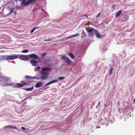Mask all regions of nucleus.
<instances>
[{
	"mask_svg": "<svg viewBox=\"0 0 135 135\" xmlns=\"http://www.w3.org/2000/svg\"><path fill=\"white\" fill-rule=\"evenodd\" d=\"M37 1V0H28L26 1L25 0H23L21 4L24 6H27L30 4H32Z\"/></svg>",
	"mask_w": 135,
	"mask_h": 135,
	"instance_id": "nucleus-1",
	"label": "nucleus"
},
{
	"mask_svg": "<svg viewBox=\"0 0 135 135\" xmlns=\"http://www.w3.org/2000/svg\"><path fill=\"white\" fill-rule=\"evenodd\" d=\"M61 59L62 60H64L65 62L68 63V64H70L71 63V62L69 58H67L65 56H62L61 57Z\"/></svg>",
	"mask_w": 135,
	"mask_h": 135,
	"instance_id": "nucleus-2",
	"label": "nucleus"
},
{
	"mask_svg": "<svg viewBox=\"0 0 135 135\" xmlns=\"http://www.w3.org/2000/svg\"><path fill=\"white\" fill-rule=\"evenodd\" d=\"M87 32L89 33V35L91 36L93 35L95 33L94 29L92 28H88Z\"/></svg>",
	"mask_w": 135,
	"mask_h": 135,
	"instance_id": "nucleus-3",
	"label": "nucleus"
},
{
	"mask_svg": "<svg viewBox=\"0 0 135 135\" xmlns=\"http://www.w3.org/2000/svg\"><path fill=\"white\" fill-rule=\"evenodd\" d=\"M18 58L21 60L24 61L27 60L28 59V58L27 57L23 55H20Z\"/></svg>",
	"mask_w": 135,
	"mask_h": 135,
	"instance_id": "nucleus-4",
	"label": "nucleus"
},
{
	"mask_svg": "<svg viewBox=\"0 0 135 135\" xmlns=\"http://www.w3.org/2000/svg\"><path fill=\"white\" fill-rule=\"evenodd\" d=\"M17 58H18V57L17 56L12 55L7 56L6 59V60H11Z\"/></svg>",
	"mask_w": 135,
	"mask_h": 135,
	"instance_id": "nucleus-5",
	"label": "nucleus"
},
{
	"mask_svg": "<svg viewBox=\"0 0 135 135\" xmlns=\"http://www.w3.org/2000/svg\"><path fill=\"white\" fill-rule=\"evenodd\" d=\"M4 128L5 129H7V128H8L9 129H17V128L16 126H15L13 125H8V126H6L4 127Z\"/></svg>",
	"mask_w": 135,
	"mask_h": 135,
	"instance_id": "nucleus-6",
	"label": "nucleus"
},
{
	"mask_svg": "<svg viewBox=\"0 0 135 135\" xmlns=\"http://www.w3.org/2000/svg\"><path fill=\"white\" fill-rule=\"evenodd\" d=\"M26 56H29L30 58L34 59H36L38 57L37 55L35 54H32Z\"/></svg>",
	"mask_w": 135,
	"mask_h": 135,
	"instance_id": "nucleus-7",
	"label": "nucleus"
},
{
	"mask_svg": "<svg viewBox=\"0 0 135 135\" xmlns=\"http://www.w3.org/2000/svg\"><path fill=\"white\" fill-rule=\"evenodd\" d=\"M31 81H29L28 82H25L24 81H21L20 82L21 83L22 86L23 85H27L28 86H29L28 85L30 83Z\"/></svg>",
	"mask_w": 135,
	"mask_h": 135,
	"instance_id": "nucleus-8",
	"label": "nucleus"
},
{
	"mask_svg": "<svg viewBox=\"0 0 135 135\" xmlns=\"http://www.w3.org/2000/svg\"><path fill=\"white\" fill-rule=\"evenodd\" d=\"M95 33L97 38H102V36L100 34L97 30H95Z\"/></svg>",
	"mask_w": 135,
	"mask_h": 135,
	"instance_id": "nucleus-9",
	"label": "nucleus"
},
{
	"mask_svg": "<svg viewBox=\"0 0 135 135\" xmlns=\"http://www.w3.org/2000/svg\"><path fill=\"white\" fill-rule=\"evenodd\" d=\"M42 82L41 81H38L36 84L35 87L36 88L40 87L42 85Z\"/></svg>",
	"mask_w": 135,
	"mask_h": 135,
	"instance_id": "nucleus-10",
	"label": "nucleus"
},
{
	"mask_svg": "<svg viewBox=\"0 0 135 135\" xmlns=\"http://www.w3.org/2000/svg\"><path fill=\"white\" fill-rule=\"evenodd\" d=\"M30 62L32 65L34 66H36L37 65V61L33 60H31L30 61Z\"/></svg>",
	"mask_w": 135,
	"mask_h": 135,
	"instance_id": "nucleus-11",
	"label": "nucleus"
},
{
	"mask_svg": "<svg viewBox=\"0 0 135 135\" xmlns=\"http://www.w3.org/2000/svg\"><path fill=\"white\" fill-rule=\"evenodd\" d=\"M79 36V35L78 33H76L75 34V35L71 36H70L66 38V39H67L70 38H72L73 37H76L77 36Z\"/></svg>",
	"mask_w": 135,
	"mask_h": 135,
	"instance_id": "nucleus-12",
	"label": "nucleus"
},
{
	"mask_svg": "<svg viewBox=\"0 0 135 135\" xmlns=\"http://www.w3.org/2000/svg\"><path fill=\"white\" fill-rule=\"evenodd\" d=\"M57 82H58V80H55L52 81H50L49 83H48L46 84H45V86H46L47 85H50V84L53 83H54Z\"/></svg>",
	"mask_w": 135,
	"mask_h": 135,
	"instance_id": "nucleus-13",
	"label": "nucleus"
},
{
	"mask_svg": "<svg viewBox=\"0 0 135 135\" xmlns=\"http://www.w3.org/2000/svg\"><path fill=\"white\" fill-rule=\"evenodd\" d=\"M122 11L121 10H120L117 12L115 15L116 17H117L120 16V15L121 14Z\"/></svg>",
	"mask_w": 135,
	"mask_h": 135,
	"instance_id": "nucleus-14",
	"label": "nucleus"
},
{
	"mask_svg": "<svg viewBox=\"0 0 135 135\" xmlns=\"http://www.w3.org/2000/svg\"><path fill=\"white\" fill-rule=\"evenodd\" d=\"M25 77L27 79H36L35 77H32L28 75L25 76Z\"/></svg>",
	"mask_w": 135,
	"mask_h": 135,
	"instance_id": "nucleus-15",
	"label": "nucleus"
},
{
	"mask_svg": "<svg viewBox=\"0 0 135 135\" xmlns=\"http://www.w3.org/2000/svg\"><path fill=\"white\" fill-rule=\"evenodd\" d=\"M33 89V86H32V87L29 88H24L23 89L25 90L26 91H32Z\"/></svg>",
	"mask_w": 135,
	"mask_h": 135,
	"instance_id": "nucleus-16",
	"label": "nucleus"
},
{
	"mask_svg": "<svg viewBox=\"0 0 135 135\" xmlns=\"http://www.w3.org/2000/svg\"><path fill=\"white\" fill-rule=\"evenodd\" d=\"M47 78V75H42L41 76V78L42 80L46 79Z\"/></svg>",
	"mask_w": 135,
	"mask_h": 135,
	"instance_id": "nucleus-17",
	"label": "nucleus"
},
{
	"mask_svg": "<svg viewBox=\"0 0 135 135\" xmlns=\"http://www.w3.org/2000/svg\"><path fill=\"white\" fill-rule=\"evenodd\" d=\"M15 87L17 88H21L22 86V85L21 83H17L15 85Z\"/></svg>",
	"mask_w": 135,
	"mask_h": 135,
	"instance_id": "nucleus-18",
	"label": "nucleus"
},
{
	"mask_svg": "<svg viewBox=\"0 0 135 135\" xmlns=\"http://www.w3.org/2000/svg\"><path fill=\"white\" fill-rule=\"evenodd\" d=\"M68 55L72 59H74L75 58L74 55L73 54L71 53H69Z\"/></svg>",
	"mask_w": 135,
	"mask_h": 135,
	"instance_id": "nucleus-19",
	"label": "nucleus"
},
{
	"mask_svg": "<svg viewBox=\"0 0 135 135\" xmlns=\"http://www.w3.org/2000/svg\"><path fill=\"white\" fill-rule=\"evenodd\" d=\"M50 68L49 67L44 68L42 69V71H46L47 70H50Z\"/></svg>",
	"mask_w": 135,
	"mask_h": 135,
	"instance_id": "nucleus-20",
	"label": "nucleus"
},
{
	"mask_svg": "<svg viewBox=\"0 0 135 135\" xmlns=\"http://www.w3.org/2000/svg\"><path fill=\"white\" fill-rule=\"evenodd\" d=\"M29 51L28 50H24L23 49L22 51H21V52L23 53H26L28 52Z\"/></svg>",
	"mask_w": 135,
	"mask_h": 135,
	"instance_id": "nucleus-21",
	"label": "nucleus"
},
{
	"mask_svg": "<svg viewBox=\"0 0 135 135\" xmlns=\"http://www.w3.org/2000/svg\"><path fill=\"white\" fill-rule=\"evenodd\" d=\"M39 27H34L33 29L31 30V31H30V33H32L37 28H38Z\"/></svg>",
	"mask_w": 135,
	"mask_h": 135,
	"instance_id": "nucleus-22",
	"label": "nucleus"
},
{
	"mask_svg": "<svg viewBox=\"0 0 135 135\" xmlns=\"http://www.w3.org/2000/svg\"><path fill=\"white\" fill-rule=\"evenodd\" d=\"M41 74L42 75H47L48 74V73L45 72L44 71H42L41 72Z\"/></svg>",
	"mask_w": 135,
	"mask_h": 135,
	"instance_id": "nucleus-23",
	"label": "nucleus"
},
{
	"mask_svg": "<svg viewBox=\"0 0 135 135\" xmlns=\"http://www.w3.org/2000/svg\"><path fill=\"white\" fill-rule=\"evenodd\" d=\"M40 68V66H37L35 67V71H38V70Z\"/></svg>",
	"mask_w": 135,
	"mask_h": 135,
	"instance_id": "nucleus-24",
	"label": "nucleus"
},
{
	"mask_svg": "<svg viewBox=\"0 0 135 135\" xmlns=\"http://www.w3.org/2000/svg\"><path fill=\"white\" fill-rule=\"evenodd\" d=\"M113 70V69L112 68H111L109 70V75H111L112 74V71Z\"/></svg>",
	"mask_w": 135,
	"mask_h": 135,
	"instance_id": "nucleus-25",
	"label": "nucleus"
},
{
	"mask_svg": "<svg viewBox=\"0 0 135 135\" xmlns=\"http://www.w3.org/2000/svg\"><path fill=\"white\" fill-rule=\"evenodd\" d=\"M65 78V77H60L58 78V80H63Z\"/></svg>",
	"mask_w": 135,
	"mask_h": 135,
	"instance_id": "nucleus-26",
	"label": "nucleus"
},
{
	"mask_svg": "<svg viewBox=\"0 0 135 135\" xmlns=\"http://www.w3.org/2000/svg\"><path fill=\"white\" fill-rule=\"evenodd\" d=\"M11 85V84H8L7 83H4L3 84V86H8V85Z\"/></svg>",
	"mask_w": 135,
	"mask_h": 135,
	"instance_id": "nucleus-27",
	"label": "nucleus"
},
{
	"mask_svg": "<svg viewBox=\"0 0 135 135\" xmlns=\"http://www.w3.org/2000/svg\"><path fill=\"white\" fill-rule=\"evenodd\" d=\"M46 54L45 53H43L42 54L41 56L43 57H44L46 56Z\"/></svg>",
	"mask_w": 135,
	"mask_h": 135,
	"instance_id": "nucleus-28",
	"label": "nucleus"
},
{
	"mask_svg": "<svg viewBox=\"0 0 135 135\" xmlns=\"http://www.w3.org/2000/svg\"><path fill=\"white\" fill-rule=\"evenodd\" d=\"M14 9V8H12V9H11V10L10 11V12H9V14H11V13H12L13 12V10Z\"/></svg>",
	"mask_w": 135,
	"mask_h": 135,
	"instance_id": "nucleus-29",
	"label": "nucleus"
},
{
	"mask_svg": "<svg viewBox=\"0 0 135 135\" xmlns=\"http://www.w3.org/2000/svg\"><path fill=\"white\" fill-rule=\"evenodd\" d=\"M52 40L51 39H50V40L46 39V40H44V41H51Z\"/></svg>",
	"mask_w": 135,
	"mask_h": 135,
	"instance_id": "nucleus-30",
	"label": "nucleus"
},
{
	"mask_svg": "<svg viewBox=\"0 0 135 135\" xmlns=\"http://www.w3.org/2000/svg\"><path fill=\"white\" fill-rule=\"evenodd\" d=\"M21 128L24 131H25V128L23 127H21Z\"/></svg>",
	"mask_w": 135,
	"mask_h": 135,
	"instance_id": "nucleus-31",
	"label": "nucleus"
},
{
	"mask_svg": "<svg viewBox=\"0 0 135 135\" xmlns=\"http://www.w3.org/2000/svg\"><path fill=\"white\" fill-rule=\"evenodd\" d=\"M100 13H99L96 16V17H99L100 15Z\"/></svg>",
	"mask_w": 135,
	"mask_h": 135,
	"instance_id": "nucleus-32",
	"label": "nucleus"
},
{
	"mask_svg": "<svg viewBox=\"0 0 135 135\" xmlns=\"http://www.w3.org/2000/svg\"><path fill=\"white\" fill-rule=\"evenodd\" d=\"M8 9H9V10H11V9H12L11 8V7H8Z\"/></svg>",
	"mask_w": 135,
	"mask_h": 135,
	"instance_id": "nucleus-33",
	"label": "nucleus"
},
{
	"mask_svg": "<svg viewBox=\"0 0 135 135\" xmlns=\"http://www.w3.org/2000/svg\"><path fill=\"white\" fill-rule=\"evenodd\" d=\"M100 102H99L98 103V105L97 106V107L98 106L100 105Z\"/></svg>",
	"mask_w": 135,
	"mask_h": 135,
	"instance_id": "nucleus-34",
	"label": "nucleus"
},
{
	"mask_svg": "<svg viewBox=\"0 0 135 135\" xmlns=\"http://www.w3.org/2000/svg\"><path fill=\"white\" fill-rule=\"evenodd\" d=\"M134 103H135V99H134L133 100Z\"/></svg>",
	"mask_w": 135,
	"mask_h": 135,
	"instance_id": "nucleus-35",
	"label": "nucleus"
},
{
	"mask_svg": "<svg viewBox=\"0 0 135 135\" xmlns=\"http://www.w3.org/2000/svg\"><path fill=\"white\" fill-rule=\"evenodd\" d=\"M115 6V4H114V5L113 6H112V8H113V7H114V6Z\"/></svg>",
	"mask_w": 135,
	"mask_h": 135,
	"instance_id": "nucleus-36",
	"label": "nucleus"
},
{
	"mask_svg": "<svg viewBox=\"0 0 135 135\" xmlns=\"http://www.w3.org/2000/svg\"><path fill=\"white\" fill-rule=\"evenodd\" d=\"M14 14L16 15V12H14Z\"/></svg>",
	"mask_w": 135,
	"mask_h": 135,
	"instance_id": "nucleus-37",
	"label": "nucleus"
},
{
	"mask_svg": "<svg viewBox=\"0 0 135 135\" xmlns=\"http://www.w3.org/2000/svg\"><path fill=\"white\" fill-rule=\"evenodd\" d=\"M10 14H9V13L7 15V16L9 15Z\"/></svg>",
	"mask_w": 135,
	"mask_h": 135,
	"instance_id": "nucleus-38",
	"label": "nucleus"
},
{
	"mask_svg": "<svg viewBox=\"0 0 135 135\" xmlns=\"http://www.w3.org/2000/svg\"><path fill=\"white\" fill-rule=\"evenodd\" d=\"M85 16H86V15H85Z\"/></svg>",
	"mask_w": 135,
	"mask_h": 135,
	"instance_id": "nucleus-39",
	"label": "nucleus"
}]
</instances>
